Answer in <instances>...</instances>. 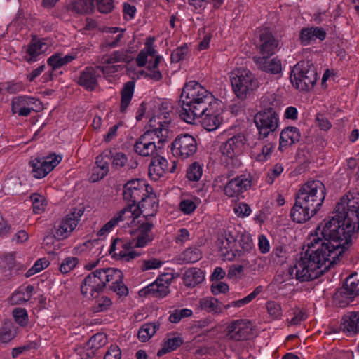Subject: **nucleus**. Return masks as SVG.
<instances>
[{"label":"nucleus","mask_w":359,"mask_h":359,"mask_svg":"<svg viewBox=\"0 0 359 359\" xmlns=\"http://www.w3.org/2000/svg\"><path fill=\"white\" fill-rule=\"evenodd\" d=\"M257 247L262 254H266L271 250L269 240L264 234H259L257 238Z\"/></svg>","instance_id":"obj_59"},{"label":"nucleus","mask_w":359,"mask_h":359,"mask_svg":"<svg viewBox=\"0 0 359 359\" xmlns=\"http://www.w3.org/2000/svg\"><path fill=\"white\" fill-rule=\"evenodd\" d=\"M221 104V100H215V103L208 108V111H207L202 116L197 117L201 118L202 125L205 130H215L222 123L223 118L221 116L222 112Z\"/></svg>","instance_id":"obj_16"},{"label":"nucleus","mask_w":359,"mask_h":359,"mask_svg":"<svg viewBox=\"0 0 359 359\" xmlns=\"http://www.w3.org/2000/svg\"><path fill=\"white\" fill-rule=\"evenodd\" d=\"M48 48V45L45 42L44 39H37L34 37L31 39L27 48L26 60L32 64L38 60V56L44 53Z\"/></svg>","instance_id":"obj_24"},{"label":"nucleus","mask_w":359,"mask_h":359,"mask_svg":"<svg viewBox=\"0 0 359 359\" xmlns=\"http://www.w3.org/2000/svg\"><path fill=\"white\" fill-rule=\"evenodd\" d=\"M238 236L239 231L236 228L232 226L228 228V234L226 233V241L228 243L231 254L229 251L226 252V259L231 260L236 255V241Z\"/></svg>","instance_id":"obj_40"},{"label":"nucleus","mask_w":359,"mask_h":359,"mask_svg":"<svg viewBox=\"0 0 359 359\" xmlns=\"http://www.w3.org/2000/svg\"><path fill=\"white\" fill-rule=\"evenodd\" d=\"M34 292V287L33 285H21L13 292L10 302L13 305L22 304L31 299Z\"/></svg>","instance_id":"obj_30"},{"label":"nucleus","mask_w":359,"mask_h":359,"mask_svg":"<svg viewBox=\"0 0 359 359\" xmlns=\"http://www.w3.org/2000/svg\"><path fill=\"white\" fill-rule=\"evenodd\" d=\"M47 64L48 66L51 67L52 71L49 73H46L43 75V77L46 80L47 79H53V71L62 67L64 66L62 62V56L60 53H55L52 55L47 60Z\"/></svg>","instance_id":"obj_48"},{"label":"nucleus","mask_w":359,"mask_h":359,"mask_svg":"<svg viewBox=\"0 0 359 359\" xmlns=\"http://www.w3.org/2000/svg\"><path fill=\"white\" fill-rule=\"evenodd\" d=\"M15 321L21 327H25L28 323V313L24 308H15L13 311Z\"/></svg>","instance_id":"obj_56"},{"label":"nucleus","mask_w":359,"mask_h":359,"mask_svg":"<svg viewBox=\"0 0 359 359\" xmlns=\"http://www.w3.org/2000/svg\"><path fill=\"white\" fill-rule=\"evenodd\" d=\"M168 170V163L164 157L157 156H153L148 169L150 179L153 181H158Z\"/></svg>","instance_id":"obj_22"},{"label":"nucleus","mask_w":359,"mask_h":359,"mask_svg":"<svg viewBox=\"0 0 359 359\" xmlns=\"http://www.w3.org/2000/svg\"><path fill=\"white\" fill-rule=\"evenodd\" d=\"M107 343V335L102 332H97L93 335L88 341L83 344L87 358H92L97 354V351Z\"/></svg>","instance_id":"obj_26"},{"label":"nucleus","mask_w":359,"mask_h":359,"mask_svg":"<svg viewBox=\"0 0 359 359\" xmlns=\"http://www.w3.org/2000/svg\"><path fill=\"white\" fill-rule=\"evenodd\" d=\"M77 224L78 220L75 218V212L67 215L56 229L55 238L57 241L67 238L76 227Z\"/></svg>","instance_id":"obj_23"},{"label":"nucleus","mask_w":359,"mask_h":359,"mask_svg":"<svg viewBox=\"0 0 359 359\" xmlns=\"http://www.w3.org/2000/svg\"><path fill=\"white\" fill-rule=\"evenodd\" d=\"M341 328L348 336H353L359 332V313L351 312L344 316Z\"/></svg>","instance_id":"obj_31"},{"label":"nucleus","mask_w":359,"mask_h":359,"mask_svg":"<svg viewBox=\"0 0 359 359\" xmlns=\"http://www.w3.org/2000/svg\"><path fill=\"white\" fill-rule=\"evenodd\" d=\"M171 151L175 156L183 160L187 159L196 152V140L189 133L180 134L172 142Z\"/></svg>","instance_id":"obj_13"},{"label":"nucleus","mask_w":359,"mask_h":359,"mask_svg":"<svg viewBox=\"0 0 359 359\" xmlns=\"http://www.w3.org/2000/svg\"><path fill=\"white\" fill-rule=\"evenodd\" d=\"M121 351L116 344H111L104 354L103 359H121Z\"/></svg>","instance_id":"obj_64"},{"label":"nucleus","mask_w":359,"mask_h":359,"mask_svg":"<svg viewBox=\"0 0 359 359\" xmlns=\"http://www.w3.org/2000/svg\"><path fill=\"white\" fill-rule=\"evenodd\" d=\"M157 116L149 119V128L136 140L134 151L142 157L153 156L156 148H161L167 141L169 134V125L172 119L171 111H162Z\"/></svg>","instance_id":"obj_4"},{"label":"nucleus","mask_w":359,"mask_h":359,"mask_svg":"<svg viewBox=\"0 0 359 359\" xmlns=\"http://www.w3.org/2000/svg\"><path fill=\"white\" fill-rule=\"evenodd\" d=\"M163 264V262L158 259L151 258L149 259L143 260L141 264V269L143 271L159 269Z\"/></svg>","instance_id":"obj_58"},{"label":"nucleus","mask_w":359,"mask_h":359,"mask_svg":"<svg viewBox=\"0 0 359 359\" xmlns=\"http://www.w3.org/2000/svg\"><path fill=\"white\" fill-rule=\"evenodd\" d=\"M346 251L315 230L309 237L306 250L300 254L294 266L290 268L289 273L301 282L313 280L330 269Z\"/></svg>","instance_id":"obj_1"},{"label":"nucleus","mask_w":359,"mask_h":359,"mask_svg":"<svg viewBox=\"0 0 359 359\" xmlns=\"http://www.w3.org/2000/svg\"><path fill=\"white\" fill-rule=\"evenodd\" d=\"M199 306L202 310L212 314H218L222 312L224 304L217 298L212 297H205L200 299Z\"/></svg>","instance_id":"obj_35"},{"label":"nucleus","mask_w":359,"mask_h":359,"mask_svg":"<svg viewBox=\"0 0 359 359\" xmlns=\"http://www.w3.org/2000/svg\"><path fill=\"white\" fill-rule=\"evenodd\" d=\"M105 151L109 152L107 156L113 170L121 171L126 168L128 163V156L125 153L112 149H105Z\"/></svg>","instance_id":"obj_34"},{"label":"nucleus","mask_w":359,"mask_h":359,"mask_svg":"<svg viewBox=\"0 0 359 359\" xmlns=\"http://www.w3.org/2000/svg\"><path fill=\"white\" fill-rule=\"evenodd\" d=\"M276 144L272 142L266 143L261 151L260 153L257 154L255 156V159L259 162H264L267 161L271 156L272 153L274 151Z\"/></svg>","instance_id":"obj_54"},{"label":"nucleus","mask_w":359,"mask_h":359,"mask_svg":"<svg viewBox=\"0 0 359 359\" xmlns=\"http://www.w3.org/2000/svg\"><path fill=\"white\" fill-rule=\"evenodd\" d=\"M36 100L28 96H18L12 101L11 110L13 114H17L19 116H28L34 110V104Z\"/></svg>","instance_id":"obj_20"},{"label":"nucleus","mask_w":359,"mask_h":359,"mask_svg":"<svg viewBox=\"0 0 359 359\" xmlns=\"http://www.w3.org/2000/svg\"><path fill=\"white\" fill-rule=\"evenodd\" d=\"M278 48V41L271 34L266 32L261 34L259 50L263 56L268 57L273 55Z\"/></svg>","instance_id":"obj_29"},{"label":"nucleus","mask_w":359,"mask_h":359,"mask_svg":"<svg viewBox=\"0 0 359 359\" xmlns=\"http://www.w3.org/2000/svg\"><path fill=\"white\" fill-rule=\"evenodd\" d=\"M263 290L262 286H257L255 290L250 292L248 295L239 300L233 301L228 305H226V309L231 306L234 307H242L245 304H249L252 302L258 294H259Z\"/></svg>","instance_id":"obj_46"},{"label":"nucleus","mask_w":359,"mask_h":359,"mask_svg":"<svg viewBox=\"0 0 359 359\" xmlns=\"http://www.w3.org/2000/svg\"><path fill=\"white\" fill-rule=\"evenodd\" d=\"M16 336V330L13 325L6 324L0 327V343L7 344Z\"/></svg>","instance_id":"obj_51"},{"label":"nucleus","mask_w":359,"mask_h":359,"mask_svg":"<svg viewBox=\"0 0 359 359\" xmlns=\"http://www.w3.org/2000/svg\"><path fill=\"white\" fill-rule=\"evenodd\" d=\"M250 186L251 181L244 176L233 179L226 185V196L238 199Z\"/></svg>","instance_id":"obj_21"},{"label":"nucleus","mask_w":359,"mask_h":359,"mask_svg":"<svg viewBox=\"0 0 359 359\" xmlns=\"http://www.w3.org/2000/svg\"><path fill=\"white\" fill-rule=\"evenodd\" d=\"M182 280L187 287H194L203 281L204 275L201 269H189L184 273Z\"/></svg>","instance_id":"obj_36"},{"label":"nucleus","mask_w":359,"mask_h":359,"mask_svg":"<svg viewBox=\"0 0 359 359\" xmlns=\"http://www.w3.org/2000/svg\"><path fill=\"white\" fill-rule=\"evenodd\" d=\"M30 200L32 203V209L34 214H41L45 210L47 205V201L43 195L38 193L32 194Z\"/></svg>","instance_id":"obj_45"},{"label":"nucleus","mask_w":359,"mask_h":359,"mask_svg":"<svg viewBox=\"0 0 359 359\" xmlns=\"http://www.w3.org/2000/svg\"><path fill=\"white\" fill-rule=\"evenodd\" d=\"M258 67L262 71L271 74H282L283 65L278 57L269 58L262 56L255 59Z\"/></svg>","instance_id":"obj_25"},{"label":"nucleus","mask_w":359,"mask_h":359,"mask_svg":"<svg viewBox=\"0 0 359 359\" xmlns=\"http://www.w3.org/2000/svg\"><path fill=\"white\" fill-rule=\"evenodd\" d=\"M95 8V0H73L69 9L78 14L90 13Z\"/></svg>","instance_id":"obj_38"},{"label":"nucleus","mask_w":359,"mask_h":359,"mask_svg":"<svg viewBox=\"0 0 359 359\" xmlns=\"http://www.w3.org/2000/svg\"><path fill=\"white\" fill-rule=\"evenodd\" d=\"M79 259L76 257H67L60 264V271L66 274L73 270L78 264Z\"/></svg>","instance_id":"obj_53"},{"label":"nucleus","mask_w":359,"mask_h":359,"mask_svg":"<svg viewBox=\"0 0 359 359\" xmlns=\"http://www.w3.org/2000/svg\"><path fill=\"white\" fill-rule=\"evenodd\" d=\"M169 284L161 278H157L140 292L141 295L151 294L154 297H164L169 292Z\"/></svg>","instance_id":"obj_27"},{"label":"nucleus","mask_w":359,"mask_h":359,"mask_svg":"<svg viewBox=\"0 0 359 359\" xmlns=\"http://www.w3.org/2000/svg\"><path fill=\"white\" fill-rule=\"evenodd\" d=\"M132 209L133 207H125L104 224L105 227L111 232L120 222H123V226L128 225L129 227L138 218V214L135 215Z\"/></svg>","instance_id":"obj_19"},{"label":"nucleus","mask_w":359,"mask_h":359,"mask_svg":"<svg viewBox=\"0 0 359 359\" xmlns=\"http://www.w3.org/2000/svg\"><path fill=\"white\" fill-rule=\"evenodd\" d=\"M240 245L245 251H249L253 248L252 238L249 233L244 232L241 235Z\"/></svg>","instance_id":"obj_62"},{"label":"nucleus","mask_w":359,"mask_h":359,"mask_svg":"<svg viewBox=\"0 0 359 359\" xmlns=\"http://www.w3.org/2000/svg\"><path fill=\"white\" fill-rule=\"evenodd\" d=\"M163 60V57L160 55H157L154 60H149L147 61V69L149 73H145V78H149L156 81H158L162 79L163 75L159 70V65Z\"/></svg>","instance_id":"obj_37"},{"label":"nucleus","mask_w":359,"mask_h":359,"mask_svg":"<svg viewBox=\"0 0 359 359\" xmlns=\"http://www.w3.org/2000/svg\"><path fill=\"white\" fill-rule=\"evenodd\" d=\"M325 186L319 180L309 181L299 190L296 202L291 210L292 219L303 223L314 215L325 198Z\"/></svg>","instance_id":"obj_6"},{"label":"nucleus","mask_w":359,"mask_h":359,"mask_svg":"<svg viewBox=\"0 0 359 359\" xmlns=\"http://www.w3.org/2000/svg\"><path fill=\"white\" fill-rule=\"evenodd\" d=\"M313 32L311 27H306L301 30L299 34V39L304 46L309 45L313 41Z\"/></svg>","instance_id":"obj_61"},{"label":"nucleus","mask_w":359,"mask_h":359,"mask_svg":"<svg viewBox=\"0 0 359 359\" xmlns=\"http://www.w3.org/2000/svg\"><path fill=\"white\" fill-rule=\"evenodd\" d=\"M266 309L269 318L272 320L280 319L283 315L281 304L277 302L269 300L266 303Z\"/></svg>","instance_id":"obj_49"},{"label":"nucleus","mask_w":359,"mask_h":359,"mask_svg":"<svg viewBox=\"0 0 359 359\" xmlns=\"http://www.w3.org/2000/svg\"><path fill=\"white\" fill-rule=\"evenodd\" d=\"M154 224L149 222H144L140 223L138 218L133 224H130L128 227V233L132 238L130 242L133 248H144L154 240V236L151 233Z\"/></svg>","instance_id":"obj_11"},{"label":"nucleus","mask_w":359,"mask_h":359,"mask_svg":"<svg viewBox=\"0 0 359 359\" xmlns=\"http://www.w3.org/2000/svg\"><path fill=\"white\" fill-rule=\"evenodd\" d=\"M212 94L195 81L187 83L182 91L178 112L180 117L188 123H192L196 117L202 116L215 103Z\"/></svg>","instance_id":"obj_3"},{"label":"nucleus","mask_w":359,"mask_h":359,"mask_svg":"<svg viewBox=\"0 0 359 359\" xmlns=\"http://www.w3.org/2000/svg\"><path fill=\"white\" fill-rule=\"evenodd\" d=\"M135 83L133 81L126 82L121 90V103H120V112L125 114L128 107L131 102L134 92Z\"/></svg>","instance_id":"obj_32"},{"label":"nucleus","mask_w":359,"mask_h":359,"mask_svg":"<svg viewBox=\"0 0 359 359\" xmlns=\"http://www.w3.org/2000/svg\"><path fill=\"white\" fill-rule=\"evenodd\" d=\"M189 54L188 44L182 43L180 46L173 50L171 53L170 60L172 63H178L184 60Z\"/></svg>","instance_id":"obj_47"},{"label":"nucleus","mask_w":359,"mask_h":359,"mask_svg":"<svg viewBox=\"0 0 359 359\" xmlns=\"http://www.w3.org/2000/svg\"><path fill=\"white\" fill-rule=\"evenodd\" d=\"M132 60V57L126 50H116L108 55L105 57V62L107 64H114L116 62L128 63Z\"/></svg>","instance_id":"obj_44"},{"label":"nucleus","mask_w":359,"mask_h":359,"mask_svg":"<svg viewBox=\"0 0 359 359\" xmlns=\"http://www.w3.org/2000/svg\"><path fill=\"white\" fill-rule=\"evenodd\" d=\"M179 207L184 215H190L196 210V205L191 199H183L180 203Z\"/></svg>","instance_id":"obj_60"},{"label":"nucleus","mask_w":359,"mask_h":359,"mask_svg":"<svg viewBox=\"0 0 359 359\" xmlns=\"http://www.w3.org/2000/svg\"><path fill=\"white\" fill-rule=\"evenodd\" d=\"M158 322L144 323L139 330L137 333L138 339L142 342L149 341L159 329Z\"/></svg>","instance_id":"obj_39"},{"label":"nucleus","mask_w":359,"mask_h":359,"mask_svg":"<svg viewBox=\"0 0 359 359\" xmlns=\"http://www.w3.org/2000/svg\"><path fill=\"white\" fill-rule=\"evenodd\" d=\"M283 171V167L281 164L277 163L273 168L269 172L266 178V182L269 184H273L275 179L279 177Z\"/></svg>","instance_id":"obj_63"},{"label":"nucleus","mask_w":359,"mask_h":359,"mask_svg":"<svg viewBox=\"0 0 359 359\" xmlns=\"http://www.w3.org/2000/svg\"><path fill=\"white\" fill-rule=\"evenodd\" d=\"M109 152H106L104 150L100 154H99L95 158V166L100 168L105 174L108 175L109 172V160L108 158Z\"/></svg>","instance_id":"obj_55"},{"label":"nucleus","mask_w":359,"mask_h":359,"mask_svg":"<svg viewBox=\"0 0 359 359\" xmlns=\"http://www.w3.org/2000/svg\"><path fill=\"white\" fill-rule=\"evenodd\" d=\"M231 206L234 214L238 217L245 218L250 216L252 213L250 207L244 202L238 203L235 200H233Z\"/></svg>","instance_id":"obj_50"},{"label":"nucleus","mask_w":359,"mask_h":359,"mask_svg":"<svg viewBox=\"0 0 359 359\" xmlns=\"http://www.w3.org/2000/svg\"><path fill=\"white\" fill-rule=\"evenodd\" d=\"M300 136L299 130L296 127L289 126L284 128L280 135L279 150L283 151L287 147L299 142Z\"/></svg>","instance_id":"obj_28"},{"label":"nucleus","mask_w":359,"mask_h":359,"mask_svg":"<svg viewBox=\"0 0 359 359\" xmlns=\"http://www.w3.org/2000/svg\"><path fill=\"white\" fill-rule=\"evenodd\" d=\"M230 81L236 96L245 100L259 87V82L252 72L246 69H237L230 74Z\"/></svg>","instance_id":"obj_8"},{"label":"nucleus","mask_w":359,"mask_h":359,"mask_svg":"<svg viewBox=\"0 0 359 359\" xmlns=\"http://www.w3.org/2000/svg\"><path fill=\"white\" fill-rule=\"evenodd\" d=\"M202 257V251L198 247L189 246L177 256L180 264H193L199 261Z\"/></svg>","instance_id":"obj_33"},{"label":"nucleus","mask_w":359,"mask_h":359,"mask_svg":"<svg viewBox=\"0 0 359 359\" xmlns=\"http://www.w3.org/2000/svg\"><path fill=\"white\" fill-rule=\"evenodd\" d=\"M203 172V165L198 162H193L187 168L186 177L189 181L198 182Z\"/></svg>","instance_id":"obj_41"},{"label":"nucleus","mask_w":359,"mask_h":359,"mask_svg":"<svg viewBox=\"0 0 359 359\" xmlns=\"http://www.w3.org/2000/svg\"><path fill=\"white\" fill-rule=\"evenodd\" d=\"M252 333V325L246 320H235L227 327V335L236 340L246 339Z\"/></svg>","instance_id":"obj_18"},{"label":"nucleus","mask_w":359,"mask_h":359,"mask_svg":"<svg viewBox=\"0 0 359 359\" xmlns=\"http://www.w3.org/2000/svg\"><path fill=\"white\" fill-rule=\"evenodd\" d=\"M109 252L112 257L129 261L139 254L133 248L130 239L115 238L111 243Z\"/></svg>","instance_id":"obj_15"},{"label":"nucleus","mask_w":359,"mask_h":359,"mask_svg":"<svg viewBox=\"0 0 359 359\" xmlns=\"http://www.w3.org/2000/svg\"><path fill=\"white\" fill-rule=\"evenodd\" d=\"M92 299H95L93 306V311L95 313L107 311L112 304L111 300L109 297L100 296V294L97 297Z\"/></svg>","instance_id":"obj_52"},{"label":"nucleus","mask_w":359,"mask_h":359,"mask_svg":"<svg viewBox=\"0 0 359 359\" xmlns=\"http://www.w3.org/2000/svg\"><path fill=\"white\" fill-rule=\"evenodd\" d=\"M316 80V70L309 62H299L292 69L290 81L297 89L309 90L313 87Z\"/></svg>","instance_id":"obj_10"},{"label":"nucleus","mask_w":359,"mask_h":359,"mask_svg":"<svg viewBox=\"0 0 359 359\" xmlns=\"http://www.w3.org/2000/svg\"><path fill=\"white\" fill-rule=\"evenodd\" d=\"M97 10L100 13L108 14L111 13L114 8L113 0H95Z\"/></svg>","instance_id":"obj_57"},{"label":"nucleus","mask_w":359,"mask_h":359,"mask_svg":"<svg viewBox=\"0 0 359 359\" xmlns=\"http://www.w3.org/2000/svg\"><path fill=\"white\" fill-rule=\"evenodd\" d=\"M245 143V136L237 134L226 142V165L238 168L241 163L238 156L242 153Z\"/></svg>","instance_id":"obj_14"},{"label":"nucleus","mask_w":359,"mask_h":359,"mask_svg":"<svg viewBox=\"0 0 359 359\" xmlns=\"http://www.w3.org/2000/svg\"><path fill=\"white\" fill-rule=\"evenodd\" d=\"M276 99L272 94H266L260 99L261 109L253 117V122L260 138H266L280 127L278 114L273 109Z\"/></svg>","instance_id":"obj_7"},{"label":"nucleus","mask_w":359,"mask_h":359,"mask_svg":"<svg viewBox=\"0 0 359 359\" xmlns=\"http://www.w3.org/2000/svg\"><path fill=\"white\" fill-rule=\"evenodd\" d=\"M123 273L114 268L96 269L88 274L81 285L82 295L88 299L97 297L109 284V289L116 292L119 297L128 294V289L123 283Z\"/></svg>","instance_id":"obj_5"},{"label":"nucleus","mask_w":359,"mask_h":359,"mask_svg":"<svg viewBox=\"0 0 359 359\" xmlns=\"http://www.w3.org/2000/svg\"><path fill=\"white\" fill-rule=\"evenodd\" d=\"M342 292L351 297L359 295V278L353 275L348 277Z\"/></svg>","instance_id":"obj_42"},{"label":"nucleus","mask_w":359,"mask_h":359,"mask_svg":"<svg viewBox=\"0 0 359 359\" xmlns=\"http://www.w3.org/2000/svg\"><path fill=\"white\" fill-rule=\"evenodd\" d=\"M336 217L325 219L316 230L348 250L359 232V193L348 191L335 207Z\"/></svg>","instance_id":"obj_2"},{"label":"nucleus","mask_w":359,"mask_h":359,"mask_svg":"<svg viewBox=\"0 0 359 359\" xmlns=\"http://www.w3.org/2000/svg\"><path fill=\"white\" fill-rule=\"evenodd\" d=\"M149 185L144 180L133 179L128 181L123 188V199L131 203L126 207H133L132 210L140 216V205L143 206L142 202L148 197Z\"/></svg>","instance_id":"obj_9"},{"label":"nucleus","mask_w":359,"mask_h":359,"mask_svg":"<svg viewBox=\"0 0 359 359\" xmlns=\"http://www.w3.org/2000/svg\"><path fill=\"white\" fill-rule=\"evenodd\" d=\"M184 343L180 337L168 338L164 343L163 347L158 352V356H162L169 352L173 351L179 348Z\"/></svg>","instance_id":"obj_43"},{"label":"nucleus","mask_w":359,"mask_h":359,"mask_svg":"<svg viewBox=\"0 0 359 359\" xmlns=\"http://www.w3.org/2000/svg\"><path fill=\"white\" fill-rule=\"evenodd\" d=\"M100 76L98 67L88 66L80 72L77 83L86 90L91 92L98 86Z\"/></svg>","instance_id":"obj_17"},{"label":"nucleus","mask_w":359,"mask_h":359,"mask_svg":"<svg viewBox=\"0 0 359 359\" xmlns=\"http://www.w3.org/2000/svg\"><path fill=\"white\" fill-rule=\"evenodd\" d=\"M62 156L55 154L46 157L32 158L29 165L32 175L36 179H42L51 172L62 161Z\"/></svg>","instance_id":"obj_12"}]
</instances>
